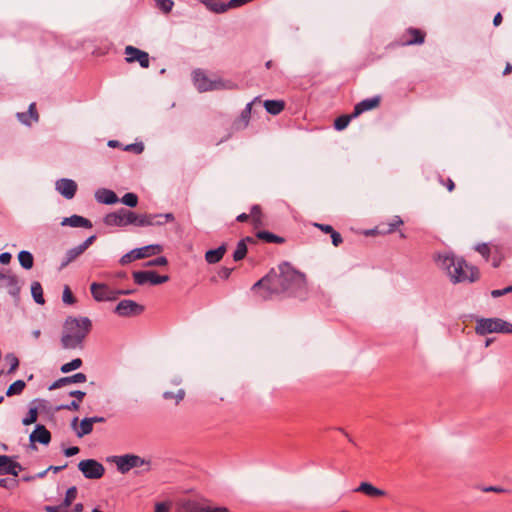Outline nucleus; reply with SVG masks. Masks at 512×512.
<instances>
[{
  "label": "nucleus",
  "instance_id": "obj_1",
  "mask_svg": "<svg viewBox=\"0 0 512 512\" xmlns=\"http://www.w3.org/2000/svg\"><path fill=\"white\" fill-rule=\"evenodd\" d=\"M279 273L271 269L264 277L253 284L251 290L263 301L273 295L286 294L301 297L307 293V280L304 273L296 270L289 262H282Z\"/></svg>",
  "mask_w": 512,
  "mask_h": 512
},
{
  "label": "nucleus",
  "instance_id": "obj_2",
  "mask_svg": "<svg viewBox=\"0 0 512 512\" xmlns=\"http://www.w3.org/2000/svg\"><path fill=\"white\" fill-rule=\"evenodd\" d=\"M436 261L453 283L474 282L479 278V270L476 267L469 266L462 257H456L453 253L439 254Z\"/></svg>",
  "mask_w": 512,
  "mask_h": 512
},
{
  "label": "nucleus",
  "instance_id": "obj_3",
  "mask_svg": "<svg viewBox=\"0 0 512 512\" xmlns=\"http://www.w3.org/2000/svg\"><path fill=\"white\" fill-rule=\"evenodd\" d=\"M193 83L199 92H208L214 90H233L237 84L230 80L222 78L210 79L202 69H195L192 73Z\"/></svg>",
  "mask_w": 512,
  "mask_h": 512
},
{
  "label": "nucleus",
  "instance_id": "obj_4",
  "mask_svg": "<svg viewBox=\"0 0 512 512\" xmlns=\"http://www.w3.org/2000/svg\"><path fill=\"white\" fill-rule=\"evenodd\" d=\"M130 225H134L137 227H146V226H161L167 222H173L175 217L172 213H164V214H151V213H143L137 214L136 212L130 210Z\"/></svg>",
  "mask_w": 512,
  "mask_h": 512
},
{
  "label": "nucleus",
  "instance_id": "obj_5",
  "mask_svg": "<svg viewBox=\"0 0 512 512\" xmlns=\"http://www.w3.org/2000/svg\"><path fill=\"white\" fill-rule=\"evenodd\" d=\"M476 333L486 335L489 333H512V324L500 318H481L476 323Z\"/></svg>",
  "mask_w": 512,
  "mask_h": 512
},
{
  "label": "nucleus",
  "instance_id": "obj_6",
  "mask_svg": "<svg viewBox=\"0 0 512 512\" xmlns=\"http://www.w3.org/2000/svg\"><path fill=\"white\" fill-rule=\"evenodd\" d=\"M92 329V322L91 320L84 321V326L81 330V332L71 333L68 332V330L64 329V333L61 337V346L63 349L67 350H73L83 348V343L87 335L90 333Z\"/></svg>",
  "mask_w": 512,
  "mask_h": 512
},
{
  "label": "nucleus",
  "instance_id": "obj_7",
  "mask_svg": "<svg viewBox=\"0 0 512 512\" xmlns=\"http://www.w3.org/2000/svg\"><path fill=\"white\" fill-rule=\"evenodd\" d=\"M162 250L163 247L159 244H151L140 248H135L124 254L120 258L119 263L124 266L135 260L144 259L153 255L160 254Z\"/></svg>",
  "mask_w": 512,
  "mask_h": 512
},
{
  "label": "nucleus",
  "instance_id": "obj_8",
  "mask_svg": "<svg viewBox=\"0 0 512 512\" xmlns=\"http://www.w3.org/2000/svg\"><path fill=\"white\" fill-rule=\"evenodd\" d=\"M181 509L183 512H229L224 506H212L208 499H187L182 501Z\"/></svg>",
  "mask_w": 512,
  "mask_h": 512
},
{
  "label": "nucleus",
  "instance_id": "obj_9",
  "mask_svg": "<svg viewBox=\"0 0 512 512\" xmlns=\"http://www.w3.org/2000/svg\"><path fill=\"white\" fill-rule=\"evenodd\" d=\"M133 280L137 285H145L147 283L151 285H160L169 281L168 275H159L156 271H134L132 273Z\"/></svg>",
  "mask_w": 512,
  "mask_h": 512
},
{
  "label": "nucleus",
  "instance_id": "obj_10",
  "mask_svg": "<svg viewBox=\"0 0 512 512\" xmlns=\"http://www.w3.org/2000/svg\"><path fill=\"white\" fill-rule=\"evenodd\" d=\"M78 469L87 479H100L105 473L104 466L94 459L81 460L78 464Z\"/></svg>",
  "mask_w": 512,
  "mask_h": 512
},
{
  "label": "nucleus",
  "instance_id": "obj_11",
  "mask_svg": "<svg viewBox=\"0 0 512 512\" xmlns=\"http://www.w3.org/2000/svg\"><path fill=\"white\" fill-rule=\"evenodd\" d=\"M114 462L117 465L118 471L121 472L122 474L127 473L132 468L141 467L144 464L149 465L148 461H145L140 456L134 454L115 456Z\"/></svg>",
  "mask_w": 512,
  "mask_h": 512
},
{
  "label": "nucleus",
  "instance_id": "obj_12",
  "mask_svg": "<svg viewBox=\"0 0 512 512\" xmlns=\"http://www.w3.org/2000/svg\"><path fill=\"white\" fill-rule=\"evenodd\" d=\"M6 287L8 293L16 300L19 299L21 287L18 277L11 270L0 269V288Z\"/></svg>",
  "mask_w": 512,
  "mask_h": 512
},
{
  "label": "nucleus",
  "instance_id": "obj_13",
  "mask_svg": "<svg viewBox=\"0 0 512 512\" xmlns=\"http://www.w3.org/2000/svg\"><path fill=\"white\" fill-rule=\"evenodd\" d=\"M145 307L133 300H121L115 307L114 313L120 317H134L141 315Z\"/></svg>",
  "mask_w": 512,
  "mask_h": 512
},
{
  "label": "nucleus",
  "instance_id": "obj_14",
  "mask_svg": "<svg viewBox=\"0 0 512 512\" xmlns=\"http://www.w3.org/2000/svg\"><path fill=\"white\" fill-rule=\"evenodd\" d=\"M130 210L120 208L115 212L108 213L103 218V223L106 226L126 227L130 225Z\"/></svg>",
  "mask_w": 512,
  "mask_h": 512
},
{
  "label": "nucleus",
  "instance_id": "obj_15",
  "mask_svg": "<svg viewBox=\"0 0 512 512\" xmlns=\"http://www.w3.org/2000/svg\"><path fill=\"white\" fill-rule=\"evenodd\" d=\"M90 291L93 298L98 302L115 301L117 299L116 289H111L105 283L93 282Z\"/></svg>",
  "mask_w": 512,
  "mask_h": 512
},
{
  "label": "nucleus",
  "instance_id": "obj_16",
  "mask_svg": "<svg viewBox=\"0 0 512 512\" xmlns=\"http://www.w3.org/2000/svg\"><path fill=\"white\" fill-rule=\"evenodd\" d=\"M126 62L133 63L138 62L142 68H148L149 54L143 50H140L134 46L128 45L125 47Z\"/></svg>",
  "mask_w": 512,
  "mask_h": 512
},
{
  "label": "nucleus",
  "instance_id": "obj_17",
  "mask_svg": "<svg viewBox=\"0 0 512 512\" xmlns=\"http://www.w3.org/2000/svg\"><path fill=\"white\" fill-rule=\"evenodd\" d=\"M29 440L31 442V446L34 449H37L35 446L36 442L42 445H48L51 442V433L44 425L37 424L34 431L30 434Z\"/></svg>",
  "mask_w": 512,
  "mask_h": 512
},
{
  "label": "nucleus",
  "instance_id": "obj_18",
  "mask_svg": "<svg viewBox=\"0 0 512 512\" xmlns=\"http://www.w3.org/2000/svg\"><path fill=\"white\" fill-rule=\"evenodd\" d=\"M354 492L362 493L371 499H377L387 495L385 490L374 486L370 482H361L358 487L354 488Z\"/></svg>",
  "mask_w": 512,
  "mask_h": 512
},
{
  "label": "nucleus",
  "instance_id": "obj_19",
  "mask_svg": "<svg viewBox=\"0 0 512 512\" xmlns=\"http://www.w3.org/2000/svg\"><path fill=\"white\" fill-rule=\"evenodd\" d=\"M403 224L400 216H394L390 222H381L376 226L373 230H368L365 232L366 235H372L374 233L377 234H390L396 230L397 227Z\"/></svg>",
  "mask_w": 512,
  "mask_h": 512
},
{
  "label": "nucleus",
  "instance_id": "obj_20",
  "mask_svg": "<svg viewBox=\"0 0 512 512\" xmlns=\"http://www.w3.org/2000/svg\"><path fill=\"white\" fill-rule=\"evenodd\" d=\"M56 190L66 199H72L77 192V183L72 179L62 178L56 182Z\"/></svg>",
  "mask_w": 512,
  "mask_h": 512
},
{
  "label": "nucleus",
  "instance_id": "obj_21",
  "mask_svg": "<svg viewBox=\"0 0 512 512\" xmlns=\"http://www.w3.org/2000/svg\"><path fill=\"white\" fill-rule=\"evenodd\" d=\"M86 380L87 376L84 373L79 372L71 376H65L57 379L49 386V390H56L71 383H84Z\"/></svg>",
  "mask_w": 512,
  "mask_h": 512
},
{
  "label": "nucleus",
  "instance_id": "obj_22",
  "mask_svg": "<svg viewBox=\"0 0 512 512\" xmlns=\"http://www.w3.org/2000/svg\"><path fill=\"white\" fill-rule=\"evenodd\" d=\"M380 100V96L377 95L364 99L354 105V118L366 111L376 108L380 104Z\"/></svg>",
  "mask_w": 512,
  "mask_h": 512
},
{
  "label": "nucleus",
  "instance_id": "obj_23",
  "mask_svg": "<svg viewBox=\"0 0 512 512\" xmlns=\"http://www.w3.org/2000/svg\"><path fill=\"white\" fill-rule=\"evenodd\" d=\"M61 225L62 226H70V227H74V228L82 227V228H86V229H91L93 226L92 222L89 219H87L83 216L77 215V214H74L70 217H65L62 220Z\"/></svg>",
  "mask_w": 512,
  "mask_h": 512
},
{
  "label": "nucleus",
  "instance_id": "obj_24",
  "mask_svg": "<svg viewBox=\"0 0 512 512\" xmlns=\"http://www.w3.org/2000/svg\"><path fill=\"white\" fill-rule=\"evenodd\" d=\"M95 199L97 200V202L106 205H113L119 201V198L116 195V193L107 188L98 189L95 192Z\"/></svg>",
  "mask_w": 512,
  "mask_h": 512
},
{
  "label": "nucleus",
  "instance_id": "obj_25",
  "mask_svg": "<svg viewBox=\"0 0 512 512\" xmlns=\"http://www.w3.org/2000/svg\"><path fill=\"white\" fill-rule=\"evenodd\" d=\"M226 250L227 246L225 243H223L216 249H210L205 253V260L209 264H216L222 260L224 254L226 253Z\"/></svg>",
  "mask_w": 512,
  "mask_h": 512
},
{
  "label": "nucleus",
  "instance_id": "obj_26",
  "mask_svg": "<svg viewBox=\"0 0 512 512\" xmlns=\"http://www.w3.org/2000/svg\"><path fill=\"white\" fill-rule=\"evenodd\" d=\"M86 320H90V319L88 317L76 318V317L69 316L65 320L64 329L68 330V332H71V333L81 332V330L84 326V321H86Z\"/></svg>",
  "mask_w": 512,
  "mask_h": 512
},
{
  "label": "nucleus",
  "instance_id": "obj_27",
  "mask_svg": "<svg viewBox=\"0 0 512 512\" xmlns=\"http://www.w3.org/2000/svg\"><path fill=\"white\" fill-rule=\"evenodd\" d=\"M255 236L257 239L266 243L284 244L286 242L284 237L278 236L267 230L257 231Z\"/></svg>",
  "mask_w": 512,
  "mask_h": 512
},
{
  "label": "nucleus",
  "instance_id": "obj_28",
  "mask_svg": "<svg viewBox=\"0 0 512 512\" xmlns=\"http://www.w3.org/2000/svg\"><path fill=\"white\" fill-rule=\"evenodd\" d=\"M406 35L409 38L403 41V45L422 44L424 42L425 35L418 29L410 28L407 30Z\"/></svg>",
  "mask_w": 512,
  "mask_h": 512
},
{
  "label": "nucleus",
  "instance_id": "obj_29",
  "mask_svg": "<svg viewBox=\"0 0 512 512\" xmlns=\"http://www.w3.org/2000/svg\"><path fill=\"white\" fill-rule=\"evenodd\" d=\"M82 253H84V250L80 245L69 249L66 252L65 257L63 258L60 264V269L67 267L71 262L76 260Z\"/></svg>",
  "mask_w": 512,
  "mask_h": 512
},
{
  "label": "nucleus",
  "instance_id": "obj_30",
  "mask_svg": "<svg viewBox=\"0 0 512 512\" xmlns=\"http://www.w3.org/2000/svg\"><path fill=\"white\" fill-rule=\"evenodd\" d=\"M249 217L255 229H258L259 227L264 225L262 208L260 205L255 204L251 207Z\"/></svg>",
  "mask_w": 512,
  "mask_h": 512
},
{
  "label": "nucleus",
  "instance_id": "obj_31",
  "mask_svg": "<svg viewBox=\"0 0 512 512\" xmlns=\"http://www.w3.org/2000/svg\"><path fill=\"white\" fill-rule=\"evenodd\" d=\"M264 107L269 114L278 115L285 109V102L283 100H266Z\"/></svg>",
  "mask_w": 512,
  "mask_h": 512
},
{
  "label": "nucleus",
  "instance_id": "obj_32",
  "mask_svg": "<svg viewBox=\"0 0 512 512\" xmlns=\"http://www.w3.org/2000/svg\"><path fill=\"white\" fill-rule=\"evenodd\" d=\"M200 3L205 5V7L215 13V14H222L226 12L225 5L226 3L220 2L219 0H200Z\"/></svg>",
  "mask_w": 512,
  "mask_h": 512
},
{
  "label": "nucleus",
  "instance_id": "obj_33",
  "mask_svg": "<svg viewBox=\"0 0 512 512\" xmlns=\"http://www.w3.org/2000/svg\"><path fill=\"white\" fill-rule=\"evenodd\" d=\"M31 294L34 299V301L37 304L43 305L45 303L44 295H43V288L40 282L34 281L31 284Z\"/></svg>",
  "mask_w": 512,
  "mask_h": 512
},
{
  "label": "nucleus",
  "instance_id": "obj_34",
  "mask_svg": "<svg viewBox=\"0 0 512 512\" xmlns=\"http://www.w3.org/2000/svg\"><path fill=\"white\" fill-rule=\"evenodd\" d=\"M18 260L20 265L26 270L31 269L34 265L33 255L29 251H20L18 254Z\"/></svg>",
  "mask_w": 512,
  "mask_h": 512
},
{
  "label": "nucleus",
  "instance_id": "obj_35",
  "mask_svg": "<svg viewBox=\"0 0 512 512\" xmlns=\"http://www.w3.org/2000/svg\"><path fill=\"white\" fill-rule=\"evenodd\" d=\"M26 387V383L23 380H16L13 382L6 391V396L11 397L14 395H20Z\"/></svg>",
  "mask_w": 512,
  "mask_h": 512
},
{
  "label": "nucleus",
  "instance_id": "obj_36",
  "mask_svg": "<svg viewBox=\"0 0 512 512\" xmlns=\"http://www.w3.org/2000/svg\"><path fill=\"white\" fill-rule=\"evenodd\" d=\"M92 431H93V423L89 417H86L81 420L80 428H79V430H76V435L81 438L85 435L90 434Z\"/></svg>",
  "mask_w": 512,
  "mask_h": 512
},
{
  "label": "nucleus",
  "instance_id": "obj_37",
  "mask_svg": "<svg viewBox=\"0 0 512 512\" xmlns=\"http://www.w3.org/2000/svg\"><path fill=\"white\" fill-rule=\"evenodd\" d=\"M352 120V114H344L334 120V128L338 131L345 129Z\"/></svg>",
  "mask_w": 512,
  "mask_h": 512
},
{
  "label": "nucleus",
  "instance_id": "obj_38",
  "mask_svg": "<svg viewBox=\"0 0 512 512\" xmlns=\"http://www.w3.org/2000/svg\"><path fill=\"white\" fill-rule=\"evenodd\" d=\"M247 252V246L243 243V241H238L236 249L233 253V260L236 262L243 260L246 257Z\"/></svg>",
  "mask_w": 512,
  "mask_h": 512
},
{
  "label": "nucleus",
  "instance_id": "obj_39",
  "mask_svg": "<svg viewBox=\"0 0 512 512\" xmlns=\"http://www.w3.org/2000/svg\"><path fill=\"white\" fill-rule=\"evenodd\" d=\"M83 364V361L81 358H75L71 360L68 363H65L61 366L60 370L62 373H69L71 371H74L76 369H79Z\"/></svg>",
  "mask_w": 512,
  "mask_h": 512
},
{
  "label": "nucleus",
  "instance_id": "obj_40",
  "mask_svg": "<svg viewBox=\"0 0 512 512\" xmlns=\"http://www.w3.org/2000/svg\"><path fill=\"white\" fill-rule=\"evenodd\" d=\"M120 201L128 207L134 208L138 205L139 199H138L137 194L128 192L123 195V197L120 199Z\"/></svg>",
  "mask_w": 512,
  "mask_h": 512
},
{
  "label": "nucleus",
  "instance_id": "obj_41",
  "mask_svg": "<svg viewBox=\"0 0 512 512\" xmlns=\"http://www.w3.org/2000/svg\"><path fill=\"white\" fill-rule=\"evenodd\" d=\"M22 469L23 467L21 466V464L16 461H13L12 458L10 457V463H8V466H6V470H4V472H6V474L17 477L19 471H21Z\"/></svg>",
  "mask_w": 512,
  "mask_h": 512
},
{
  "label": "nucleus",
  "instance_id": "obj_42",
  "mask_svg": "<svg viewBox=\"0 0 512 512\" xmlns=\"http://www.w3.org/2000/svg\"><path fill=\"white\" fill-rule=\"evenodd\" d=\"M38 418V409L37 407H31L26 415V417L22 420L23 425L28 426L37 421Z\"/></svg>",
  "mask_w": 512,
  "mask_h": 512
},
{
  "label": "nucleus",
  "instance_id": "obj_43",
  "mask_svg": "<svg viewBox=\"0 0 512 512\" xmlns=\"http://www.w3.org/2000/svg\"><path fill=\"white\" fill-rule=\"evenodd\" d=\"M156 7L163 13L168 14L172 11L174 2L172 0H155Z\"/></svg>",
  "mask_w": 512,
  "mask_h": 512
},
{
  "label": "nucleus",
  "instance_id": "obj_44",
  "mask_svg": "<svg viewBox=\"0 0 512 512\" xmlns=\"http://www.w3.org/2000/svg\"><path fill=\"white\" fill-rule=\"evenodd\" d=\"M6 361L9 362L10 364V368L8 370V374H12L14 373L17 368L19 367V359L17 358V356L13 353H8L5 357Z\"/></svg>",
  "mask_w": 512,
  "mask_h": 512
},
{
  "label": "nucleus",
  "instance_id": "obj_45",
  "mask_svg": "<svg viewBox=\"0 0 512 512\" xmlns=\"http://www.w3.org/2000/svg\"><path fill=\"white\" fill-rule=\"evenodd\" d=\"M62 300L64 303L72 305L76 303V297L73 295L71 289L68 286H65L63 290Z\"/></svg>",
  "mask_w": 512,
  "mask_h": 512
},
{
  "label": "nucleus",
  "instance_id": "obj_46",
  "mask_svg": "<svg viewBox=\"0 0 512 512\" xmlns=\"http://www.w3.org/2000/svg\"><path fill=\"white\" fill-rule=\"evenodd\" d=\"M252 102L248 103L246 107L243 109L240 115V120L243 122V126L246 127L249 123L251 110H252Z\"/></svg>",
  "mask_w": 512,
  "mask_h": 512
},
{
  "label": "nucleus",
  "instance_id": "obj_47",
  "mask_svg": "<svg viewBox=\"0 0 512 512\" xmlns=\"http://www.w3.org/2000/svg\"><path fill=\"white\" fill-rule=\"evenodd\" d=\"M123 149L134 154H141L144 150V145L142 142H136L126 145Z\"/></svg>",
  "mask_w": 512,
  "mask_h": 512
},
{
  "label": "nucleus",
  "instance_id": "obj_48",
  "mask_svg": "<svg viewBox=\"0 0 512 512\" xmlns=\"http://www.w3.org/2000/svg\"><path fill=\"white\" fill-rule=\"evenodd\" d=\"M168 264V260L165 256H159L155 259H152L144 264L145 267H153V266H166Z\"/></svg>",
  "mask_w": 512,
  "mask_h": 512
},
{
  "label": "nucleus",
  "instance_id": "obj_49",
  "mask_svg": "<svg viewBox=\"0 0 512 512\" xmlns=\"http://www.w3.org/2000/svg\"><path fill=\"white\" fill-rule=\"evenodd\" d=\"M475 250L480 253L485 261L489 260L490 248L487 243H480L475 247Z\"/></svg>",
  "mask_w": 512,
  "mask_h": 512
},
{
  "label": "nucleus",
  "instance_id": "obj_50",
  "mask_svg": "<svg viewBox=\"0 0 512 512\" xmlns=\"http://www.w3.org/2000/svg\"><path fill=\"white\" fill-rule=\"evenodd\" d=\"M252 0H229L226 5H225V8H226V12L229 10V9H235V8H238V7H241L249 2H251Z\"/></svg>",
  "mask_w": 512,
  "mask_h": 512
},
{
  "label": "nucleus",
  "instance_id": "obj_51",
  "mask_svg": "<svg viewBox=\"0 0 512 512\" xmlns=\"http://www.w3.org/2000/svg\"><path fill=\"white\" fill-rule=\"evenodd\" d=\"M77 494H78L77 487L71 486L70 488L67 489L64 499L72 504L74 502V500L76 499Z\"/></svg>",
  "mask_w": 512,
  "mask_h": 512
},
{
  "label": "nucleus",
  "instance_id": "obj_52",
  "mask_svg": "<svg viewBox=\"0 0 512 512\" xmlns=\"http://www.w3.org/2000/svg\"><path fill=\"white\" fill-rule=\"evenodd\" d=\"M80 408V403L76 400H72L69 404L60 405L57 410H70L77 411Z\"/></svg>",
  "mask_w": 512,
  "mask_h": 512
},
{
  "label": "nucleus",
  "instance_id": "obj_53",
  "mask_svg": "<svg viewBox=\"0 0 512 512\" xmlns=\"http://www.w3.org/2000/svg\"><path fill=\"white\" fill-rule=\"evenodd\" d=\"M28 115L32 121L37 122L39 120V114L36 109V103H31L28 108Z\"/></svg>",
  "mask_w": 512,
  "mask_h": 512
},
{
  "label": "nucleus",
  "instance_id": "obj_54",
  "mask_svg": "<svg viewBox=\"0 0 512 512\" xmlns=\"http://www.w3.org/2000/svg\"><path fill=\"white\" fill-rule=\"evenodd\" d=\"M510 292H512V285L508 286L504 289H496V290L491 291V296L494 298H498V297L506 295Z\"/></svg>",
  "mask_w": 512,
  "mask_h": 512
},
{
  "label": "nucleus",
  "instance_id": "obj_55",
  "mask_svg": "<svg viewBox=\"0 0 512 512\" xmlns=\"http://www.w3.org/2000/svg\"><path fill=\"white\" fill-rule=\"evenodd\" d=\"M8 463H10V456L7 455H0V475H5L6 472V466H8Z\"/></svg>",
  "mask_w": 512,
  "mask_h": 512
},
{
  "label": "nucleus",
  "instance_id": "obj_56",
  "mask_svg": "<svg viewBox=\"0 0 512 512\" xmlns=\"http://www.w3.org/2000/svg\"><path fill=\"white\" fill-rule=\"evenodd\" d=\"M233 271V268H228V267H221L218 271V276L221 278V279H224V280H227L231 273Z\"/></svg>",
  "mask_w": 512,
  "mask_h": 512
},
{
  "label": "nucleus",
  "instance_id": "obj_57",
  "mask_svg": "<svg viewBox=\"0 0 512 512\" xmlns=\"http://www.w3.org/2000/svg\"><path fill=\"white\" fill-rule=\"evenodd\" d=\"M331 240H332V244L335 246V247H338L342 242H343V239H342V236L339 232H337L336 230H334L331 234Z\"/></svg>",
  "mask_w": 512,
  "mask_h": 512
},
{
  "label": "nucleus",
  "instance_id": "obj_58",
  "mask_svg": "<svg viewBox=\"0 0 512 512\" xmlns=\"http://www.w3.org/2000/svg\"><path fill=\"white\" fill-rule=\"evenodd\" d=\"M313 226L326 234H331L335 229L329 224L313 223Z\"/></svg>",
  "mask_w": 512,
  "mask_h": 512
},
{
  "label": "nucleus",
  "instance_id": "obj_59",
  "mask_svg": "<svg viewBox=\"0 0 512 512\" xmlns=\"http://www.w3.org/2000/svg\"><path fill=\"white\" fill-rule=\"evenodd\" d=\"M17 118L19 119V121L27 126H30L31 125V121L32 119L29 117L28 113L27 112H20V113H17Z\"/></svg>",
  "mask_w": 512,
  "mask_h": 512
},
{
  "label": "nucleus",
  "instance_id": "obj_60",
  "mask_svg": "<svg viewBox=\"0 0 512 512\" xmlns=\"http://www.w3.org/2000/svg\"><path fill=\"white\" fill-rule=\"evenodd\" d=\"M17 485V481L16 480H9V479H6V478H0V487H3V488H13Z\"/></svg>",
  "mask_w": 512,
  "mask_h": 512
},
{
  "label": "nucleus",
  "instance_id": "obj_61",
  "mask_svg": "<svg viewBox=\"0 0 512 512\" xmlns=\"http://www.w3.org/2000/svg\"><path fill=\"white\" fill-rule=\"evenodd\" d=\"M170 505L166 502H158L155 504L154 512H169Z\"/></svg>",
  "mask_w": 512,
  "mask_h": 512
},
{
  "label": "nucleus",
  "instance_id": "obj_62",
  "mask_svg": "<svg viewBox=\"0 0 512 512\" xmlns=\"http://www.w3.org/2000/svg\"><path fill=\"white\" fill-rule=\"evenodd\" d=\"M86 393L81 390H73L69 392V396L74 397L79 403L82 402Z\"/></svg>",
  "mask_w": 512,
  "mask_h": 512
},
{
  "label": "nucleus",
  "instance_id": "obj_63",
  "mask_svg": "<svg viewBox=\"0 0 512 512\" xmlns=\"http://www.w3.org/2000/svg\"><path fill=\"white\" fill-rule=\"evenodd\" d=\"M79 451H80L79 447H77V446H71V447H68V448H66V449L64 450V455H65L66 457H72V456H74V455L78 454V453H79Z\"/></svg>",
  "mask_w": 512,
  "mask_h": 512
},
{
  "label": "nucleus",
  "instance_id": "obj_64",
  "mask_svg": "<svg viewBox=\"0 0 512 512\" xmlns=\"http://www.w3.org/2000/svg\"><path fill=\"white\" fill-rule=\"evenodd\" d=\"M95 240H96V235H91L82 244H80V246L85 251L94 243Z\"/></svg>",
  "mask_w": 512,
  "mask_h": 512
}]
</instances>
